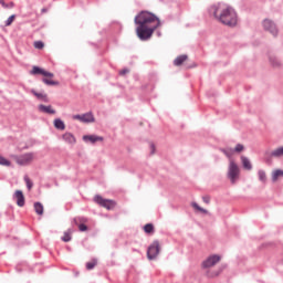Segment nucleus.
Listing matches in <instances>:
<instances>
[{"instance_id":"obj_6","label":"nucleus","mask_w":283,"mask_h":283,"mask_svg":"<svg viewBox=\"0 0 283 283\" xmlns=\"http://www.w3.org/2000/svg\"><path fill=\"white\" fill-rule=\"evenodd\" d=\"M33 161H34V153H27L15 158V163L18 165H21L22 167L31 165V163Z\"/></svg>"},{"instance_id":"obj_20","label":"nucleus","mask_w":283,"mask_h":283,"mask_svg":"<svg viewBox=\"0 0 283 283\" xmlns=\"http://www.w3.org/2000/svg\"><path fill=\"white\" fill-rule=\"evenodd\" d=\"M282 177H283V170L276 169L272 172L273 182H277V179Z\"/></svg>"},{"instance_id":"obj_7","label":"nucleus","mask_w":283,"mask_h":283,"mask_svg":"<svg viewBox=\"0 0 283 283\" xmlns=\"http://www.w3.org/2000/svg\"><path fill=\"white\" fill-rule=\"evenodd\" d=\"M94 201L99 205V207H104V209L112 210L116 207V201L109 200V199H104L101 196H95Z\"/></svg>"},{"instance_id":"obj_4","label":"nucleus","mask_w":283,"mask_h":283,"mask_svg":"<svg viewBox=\"0 0 283 283\" xmlns=\"http://www.w3.org/2000/svg\"><path fill=\"white\" fill-rule=\"evenodd\" d=\"M228 178L231 180L232 185H235V180L240 178V167H238V164L232 159H230L228 168Z\"/></svg>"},{"instance_id":"obj_36","label":"nucleus","mask_w":283,"mask_h":283,"mask_svg":"<svg viewBox=\"0 0 283 283\" xmlns=\"http://www.w3.org/2000/svg\"><path fill=\"white\" fill-rule=\"evenodd\" d=\"M119 74H120V76H125V74H129V70L124 69V70L119 71Z\"/></svg>"},{"instance_id":"obj_25","label":"nucleus","mask_w":283,"mask_h":283,"mask_svg":"<svg viewBox=\"0 0 283 283\" xmlns=\"http://www.w3.org/2000/svg\"><path fill=\"white\" fill-rule=\"evenodd\" d=\"M144 231L147 234H154L155 228L151 223H147L144 226Z\"/></svg>"},{"instance_id":"obj_12","label":"nucleus","mask_w":283,"mask_h":283,"mask_svg":"<svg viewBox=\"0 0 283 283\" xmlns=\"http://www.w3.org/2000/svg\"><path fill=\"white\" fill-rule=\"evenodd\" d=\"M18 207H25V196H23V191L17 190L13 195Z\"/></svg>"},{"instance_id":"obj_34","label":"nucleus","mask_w":283,"mask_h":283,"mask_svg":"<svg viewBox=\"0 0 283 283\" xmlns=\"http://www.w3.org/2000/svg\"><path fill=\"white\" fill-rule=\"evenodd\" d=\"M271 63L273 67H280L281 63L276 60V57H271Z\"/></svg>"},{"instance_id":"obj_33","label":"nucleus","mask_w":283,"mask_h":283,"mask_svg":"<svg viewBox=\"0 0 283 283\" xmlns=\"http://www.w3.org/2000/svg\"><path fill=\"white\" fill-rule=\"evenodd\" d=\"M0 3L2 6V8H14V2H10L9 4L6 3V1L0 0Z\"/></svg>"},{"instance_id":"obj_31","label":"nucleus","mask_w":283,"mask_h":283,"mask_svg":"<svg viewBox=\"0 0 283 283\" xmlns=\"http://www.w3.org/2000/svg\"><path fill=\"white\" fill-rule=\"evenodd\" d=\"M0 165L3 167H10L11 163L10 160L6 159L3 156H0Z\"/></svg>"},{"instance_id":"obj_23","label":"nucleus","mask_w":283,"mask_h":283,"mask_svg":"<svg viewBox=\"0 0 283 283\" xmlns=\"http://www.w3.org/2000/svg\"><path fill=\"white\" fill-rule=\"evenodd\" d=\"M72 229H69L66 232H64V235L62 237L63 242H70L72 240Z\"/></svg>"},{"instance_id":"obj_15","label":"nucleus","mask_w":283,"mask_h":283,"mask_svg":"<svg viewBox=\"0 0 283 283\" xmlns=\"http://www.w3.org/2000/svg\"><path fill=\"white\" fill-rule=\"evenodd\" d=\"M84 140H88L90 143H98L103 140V137L96 136V135H85L83 137Z\"/></svg>"},{"instance_id":"obj_22","label":"nucleus","mask_w":283,"mask_h":283,"mask_svg":"<svg viewBox=\"0 0 283 283\" xmlns=\"http://www.w3.org/2000/svg\"><path fill=\"white\" fill-rule=\"evenodd\" d=\"M191 207H193V209L196 211H199L200 213H205L206 216L209 213V210L203 209L202 207H200L197 202H192Z\"/></svg>"},{"instance_id":"obj_5","label":"nucleus","mask_w":283,"mask_h":283,"mask_svg":"<svg viewBox=\"0 0 283 283\" xmlns=\"http://www.w3.org/2000/svg\"><path fill=\"white\" fill-rule=\"evenodd\" d=\"M160 253V242L158 240H155L147 250V258L148 260H156L158 258V254Z\"/></svg>"},{"instance_id":"obj_17","label":"nucleus","mask_w":283,"mask_h":283,"mask_svg":"<svg viewBox=\"0 0 283 283\" xmlns=\"http://www.w3.org/2000/svg\"><path fill=\"white\" fill-rule=\"evenodd\" d=\"M241 163L243 168H245L248 171H251L253 169V166L251 165V160H249V158L241 156Z\"/></svg>"},{"instance_id":"obj_9","label":"nucleus","mask_w":283,"mask_h":283,"mask_svg":"<svg viewBox=\"0 0 283 283\" xmlns=\"http://www.w3.org/2000/svg\"><path fill=\"white\" fill-rule=\"evenodd\" d=\"M263 28L266 32H270L272 36H277V27L275 25V22H273L272 20H263Z\"/></svg>"},{"instance_id":"obj_30","label":"nucleus","mask_w":283,"mask_h":283,"mask_svg":"<svg viewBox=\"0 0 283 283\" xmlns=\"http://www.w3.org/2000/svg\"><path fill=\"white\" fill-rule=\"evenodd\" d=\"M17 19V15L12 14L11 17L8 18V20L6 21V27L9 28V25H12V23H14V20Z\"/></svg>"},{"instance_id":"obj_37","label":"nucleus","mask_w":283,"mask_h":283,"mask_svg":"<svg viewBox=\"0 0 283 283\" xmlns=\"http://www.w3.org/2000/svg\"><path fill=\"white\" fill-rule=\"evenodd\" d=\"M202 201H203L206 205H209V202H211V198L206 196V197L202 198Z\"/></svg>"},{"instance_id":"obj_29","label":"nucleus","mask_w":283,"mask_h":283,"mask_svg":"<svg viewBox=\"0 0 283 283\" xmlns=\"http://www.w3.org/2000/svg\"><path fill=\"white\" fill-rule=\"evenodd\" d=\"M24 182L30 191V189H32V187H34V184L32 182V180H30V177L24 176Z\"/></svg>"},{"instance_id":"obj_8","label":"nucleus","mask_w":283,"mask_h":283,"mask_svg":"<svg viewBox=\"0 0 283 283\" xmlns=\"http://www.w3.org/2000/svg\"><path fill=\"white\" fill-rule=\"evenodd\" d=\"M220 260H222V256H220L218 254H212V255L208 256L202 262V268L203 269H211V268L216 266V264H218V262H220Z\"/></svg>"},{"instance_id":"obj_2","label":"nucleus","mask_w":283,"mask_h":283,"mask_svg":"<svg viewBox=\"0 0 283 283\" xmlns=\"http://www.w3.org/2000/svg\"><path fill=\"white\" fill-rule=\"evenodd\" d=\"M210 13L213 14L220 23H223V25H228L229 28H235V25H238V13L233 8L229 7V4H213L210 8Z\"/></svg>"},{"instance_id":"obj_38","label":"nucleus","mask_w":283,"mask_h":283,"mask_svg":"<svg viewBox=\"0 0 283 283\" xmlns=\"http://www.w3.org/2000/svg\"><path fill=\"white\" fill-rule=\"evenodd\" d=\"M151 155L156 154V146L150 144Z\"/></svg>"},{"instance_id":"obj_11","label":"nucleus","mask_w":283,"mask_h":283,"mask_svg":"<svg viewBox=\"0 0 283 283\" xmlns=\"http://www.w3.org/2000/svg\"><path fill=\"white\" fill-rule=\"evenodd\" d=\"M74 224H76V227H78V231L85 232L87 231V218L85 217H76L73 220Z\"/></svg>"},{"instance_id":"obj_35","label":"nucleus","mask_w":283,"mask_h":283,"mask_svg":"<svg viewBox=\"0 0 283 283\" xmlns=\"http://www.w3.org/2000/svg\"><path fill=\"white\" fill-rule=\"evenodd\" d=\"M243 149H244V145L238 144V145L235 146V148H234V151H235L237 154H240V153H242Z\"/></svg>"},{"instance_id":"obj_16","label":"nucleus","mask_w":283,"mask_h":283,"mask_svg":"<svg viewBox=\"0 0 283 283\" xmlns=\"http://www.w3.org/2000/svg\"><path fill=\"white\" fill-rule=\"evenodd\" d=\"M63 140H65V143H69L70 145H74V143H76V137H74L72 133H65L63 135Z\"/></svg>"},{"instance_id":"obj_26","label":"nucleus","mask_w":283,"mask_h":283,"mask_svg":"<svg viewBox=\"0 0 283 283\" xmlns=\"http://www.w3.org/2000/svg\"><path fill=\"white\" fill-rule=\"evenodd\" d=\"M96 264H98V261H96V259H93L92 261L86 263V269L87 271H92V269H94V266H96Z\"/></svg>"},{"instance_id":"obj_28","label":"nucleus","mask_w":283,"mask_h":283,"mask_svg":"<svg viewBox=\"0 0 283 283\" xmlns=\"http://www.w3.org/2000/svg\"><path fill=\"white\" fill-rule=\"evenodd\" d=\"M33 48H35V50H43V48H45V44L42 41H35L33 43Z\"/></svg>"},{"instance_id":"obj_32","label":"nucleus","mask_w":283,"mask_h":283,"mask_svg":"<svg viewBox=\"0 0 283 283\" xmlns=\"http://www.w3.org/2000/svg\"><path fill=\"white\" fill-rule=\"evenodd\" d=\"M272 156H274V157H276V158L280 157V156H283V147L275 149V150L272 153Z\"/></svg>"},{"instance_id":"obj_13","label":"nucleus","mask_w":283,"mask_h":283,"mask_svg":"<svg viewBox=\"0 0 283 283\" xmlns=\"http://www.w3.org/2000/svg\"><path fill=\"white\" fill-rule=\"evenodd\" d=\"M31 94L38 98V101H43V103H50V97H48V94L39 93L35 90H31Z\"/></svg>"},{"instance_id":"obj_3","label":"nucleus","mask_w":283,"mask_h":283,"mask_svg":"<svg viewBox=\"0 0 283 283\" xmlns=\"http://www.w3.org/2000/svg\"><path fill=\"white\" fill-rule=\"evenodd\" d=\"M30 74H32L33 76H36L39 74H41V76H44L42 78V82H44L45 85H59V82L53 80L54 73L48 72L39 66H33Z\"/></svg>"},{"instance_id":"obj_1","label":"nucleus","mask_w":283,"mask_h":283,"mask_svg":"<svg viewBox=\"0 0 283 283\" xmlns=\"http://www.w3.org/2000/svg\"><path fill=\"white\" fill-rule=\"evenodd\" d=\"M136 34L140 41H147L154 36V32L160 28V20L153 13L142 11L135 17Z\"/></svg>"},{"instance_id":"obj_14","label":"nucleus","mask_w":283,"mask_h":283,"mask_svg":"<svg viewBox=\"0 0 283 283\" xmlns=\"http://www.w3.org/2000/svg\"><path fill=\"white\" fill-rule=\"evenodd\" d=\"M39 112H42L43 114H56V111L52 108V105L45 106L43 104L38 106Z\"/></svg>"},{"instance_id":"obj_19","label":"nucleus","mask_w":283,"mask_h":283,"mask_svg":"<svg viewBox=\"0 0 283 283\" xmlns=\"http://www.w3.org/2000/svg\"><path fill=\"white\" fill-rule=\"evenodd\" d=\"M53 123H54L55 129H60L61 132H63V129H65V123L62 119L56 118V119H54Z\"/></svg>"},{"instance_id":"obj_10","label":"nucleus","mask_w":283,"mask_h":283,"mask_svg":"<svg viewBox=\"0 0 283 283\" xmlns=\"http://www.w3.org/2000/svg\"><path fill=\"white\" fill-rule=\"evenodd\" d=\"M73 120H80L81 123H94V115L92 113L73 115Z\"/></svg>"},{"instance_id":"obj_24","label":"nucleus","mask_w":283,"mask_h":283,"mask_svg":"<svg viewBox=\"0 0 283 283\" xmlns=\"http://www.w3.org/2000/svg\"><path fill=\"white\" fill-rule=\"evenodd\" d=\"M222 154H224V156H227V158H231V156H233V154H235V150L233 148H223L221 149Z\"/></svg>"},{"instance_id":"obj_27","label":"nucleus","mask_w":283,"mask_h":283,"mask_svg":"<svg viewBox=\"0 0 283 283\" xmlns=\"http://www.w3.org/2000/svg\"><path fill=\"white\" fill-rule=\"evenodd\" d=\"M258 176L261 182H266V172L264 170H259Z\"/></svg>"},{"instance_id":"obj_18","label":"nucleus","mask_w":283,"mask_h":283,"mask_svg":"<svg viewBox=\"0 0 283 283\" xmlns=\"http://www.w3.org/2000/svg\"><path fill=\"white\" fill-rule=\"evenodd\" d=\"M188 59L189 56L187 55H179L175 59L174 65H176L177 67H180V65H182V63H185Z\"/></svg>"},{"instance_id":"obj_21","label":"nucleus","mask_w":283,"mask_h":283,"mask_svg":"<svg viewBox=\"0 0 283 283\" xmlns=\"http://www.w3.org/2000/svg\"><path fill=\"white\" fill-rule=\"evenodd\" d=\"M33 207H34V211L38 216H43L44 209H43V205L41 202H35Z\"/></svg>"}]
</instances>
